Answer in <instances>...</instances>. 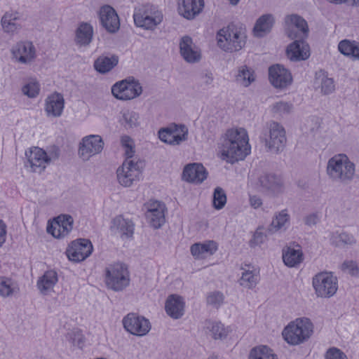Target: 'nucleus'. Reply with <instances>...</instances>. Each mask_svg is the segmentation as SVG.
<instances>
[{"instance_id":"f257e3e1","label":"nucleus","mask_w":359,"mask_h":359,"mask_svg":"<svg viewBox=\"0 0 359 359\" xmlns=\"http://www.w3.org/2000/svg\"><path fill=\"white\" fill-rule=\"evenodd\" d=\"M248 135L243 128H230L221 137L219 149L222 160L233 163L250 152Z\"/></svg>"},{"instance_id":"f03ea898","label":"nucleus","mask_w":359,"mask_h":359,"mask_svg":"<svg viewBox=\"0 0 359 359\" xmlns=\"http://www.w3.org/2000/svg\"><path fill=\"white\" fill-rule=\"evenodd\" d=\"M327 174L334 181L348 183L352 181L355 174V165L347 155L338 154L328 160Z\"/></svg>"},{"instance_id":"7ed1b4c3","label":"nucleus","mask_w":359,"mask_h":359,"mask_svg":"<svg viewBox=\"0 0 359 359\" xmlns=\"http://www.w3.org/2000/svg\"><path fill=\"white\" fill-rule=\"evenodd\" d=\"M313 324L306 317L297 318L283 329L282 335L290 345L297 346L307 341L313 333Z\"/></svg>"},{"instance_id":"20e7f679","label":"nucleus","mask_w":359,"mask_h":359,"mask_svg":"<svg viewBox=\"0 0 359 359\" xmlns=\"http://www.w3.org/2000/svg\"><path fill=\"white\" fill-rule=\"evenodd\" d=\"M217 46L224 51H238L245 45L246 34L241 27L229 25L217 32Z\"/></svg>"},{"instance_id":"39448f33","label":"nucleus","mask_w":359,"mask_h":359,"mask_svg":"<svg viewBox=\"0 0 359 359\" xmlns=\"http://www.w3.org/2000/svg\"><path fill=\"white\" fill-rule=\"evenodd\" d=\"M261 139L268 151L279 154L286 146L287 137L284 127L279 123L271 121L263 128Z\"/></svg>"},{"instance_id":"423d86ee","label":"nucleus","mask_w":359,"mask_h":359,"mask_svg":"<svg viewBox=\"0 0 359 359\" xmlns=\"http://www.w3.org/2000/svg\"><path fill=\"white\" fill-rule=\"evenodd\" d=\"M162 12L155 6L142 5L135 8L133 13L135 25L147 30H154L163 21Z\"/></svg>"},{"instance_id":"0eeeda50","label":"nucleus","mask_w":359,"mask_h":359,"mask_svg":"<svg viewBox=\"0 0 359 359\" xmlns=\"http://www.w3.org/2000/svg\"><path fill=\"white\" fill-rule=\"evenodd\" d=\"M104 274L107 286L114 291H121L129 285L130 273L128 267L122 263L109 265Z\"/></svg>"},{"instance_id":"6e6552de","label":"nucleus","mask_w":359,"mask_h":359,"mask_svg":"<svg viewBox=\"0 0 359 359\" xmlns=\"http://www.w3.org/2000/svg\"><path fill=\"white\" fill-rule=\"evenodd\" d=\"M316 294L318 297L330 298L335 294L338 289V280L331 272H320L312 280Z\"/></svg>"},{"instance_id":"1a4fd4ad","label":"nucleus","mask_w":359,"mask_h":359,"mask_svg":"<svg viewBox=\"0 0 359 359\" xmlns=\"http://www.w3.org/2000/svg\"><path fill=\"white\" fill-rule=\"evenodd\" d=\"M141 162L132 159H126L116 170V177L119 184L130 187L137 183L141 178Z\"/></svg>"},{"instance_id":"9d476101","label":"nucleus","mask_w":359,"mask_h":359,"mask_svg":"<svg viewBox=\"0 0 359 359\" xmlns=\"http://www.w3.org/2000/svg\"><path fill=\"white\" fill-rule=\"evenodd\" d=\"M142 92L140 83L128 78L116 82L111 87L112 95L118 100H128L138 97Z\"/></svg>"},{"instance_id":"9b49d317","label":"nucleus","mask_w":359,"mask_h":359,"mask_svg":"<svg viewBox=\"0 0 359 359\" xmlns=\"http://www.w3.org/2000/svg\"><path fill=\"white\" fill-rule=\"evenodd\" d=\"M124 329L133 335L142 337L151 330V324L148 319L135 313L127 314L122 320Z\"/></svg>"},{"instance_id":"f8f14e48","label":"nucleus","mask_w":359,"mask_h":359,"mask_svg":"<svg viewBox=\"0 0 359 359\" xmlns=\"http://www.w3.org/2000/svg\"><path fill=\"white\" fill-rule=\"evenodd\" d=\"M104 147L102 138L97 135H90L82 139L79 147V155L83 161L101 153Z\"/></svg>"},{"instance_id":"ddd939ff","label":"nucleus","mask_w":359,"mask_h":359,"mask_svg":"<svg viewBox=\"0 0 359 359\" xmlns=\"http://www.w3.org/2000/svg\"><path fill=\"white\" fill-rule=\"evenodd\" d=\"M257 185L261 191L271 195L278 196L284 192L285 185L282 177L273 173H264L258 178Z\"/></svg>"},{"instance_id":"4468645a","label":"nucleus","mask_w":359,"mask_h":359,"mask_svg":"<svg viewBox=\"0 0 359 359\" xmlns=\"http://www.w3.org/2000/svg\"><path fill=\"white\" fill-rule=\"evenodd\" d=\"M145 217L154 229H159L165 223V205L158 201L150 200L144 204Z\"/></svg>"},{"instance_id":"2eb2a0df","label":"nucleus","mask_w":359,"mask_h":359,"mask_svg":"<svg viewBox=\"0 0 359 359\" xmlns=\"http://www.w3.org/2000/svg\"><path fill=\"white\" fill-rule=\"evenodd\" d=\"M285 22L286 33L290 39H304L308 36L307 22L301 16L296 14L287 15L285 18Z\"/></svg>"},{"instance_id":"dca6fc26","label":"nucleus","mask_w":359,"mask_h":359,"mask_svg":"<svg viewBox=\"0 0 359 359\" xmlns=\"http://www.w3.org/2000/svg\"><path fill=\"white\" fill-rule=\"evenodd\" d=\"M93 249V245L89 240L80 238L72 242L66 250V255L70 261L79 262L88 257Z\"/></svg>"},{"instance_id":"f3484780","label":"nucleus","mask_w":359,"mask_h":359,"mask_svg":"<svg viewBox=\"0 0 359 359\" xmlns=\"http://www.w3.org/2000/svg\"><path fill=\"white\" fill-rule=\"evenodd\" d=\"M74 219L69 215H60L48 223L47 231L56 238L68 236L73 229Z\"/></svg>"},{"instance_id":"a211bd4d","label":"nucleus","mask_w":359,"mask_h":359,"mask_svg":"<svg viewBox=\"0 0 359 359\" xmlns=\"http://www.w3.org/2000/svg\"><path fill=\"white\" fill-rule=\"evenodd\" d=\"M25 155L27 158L25 166L30 168V170L34 172L41 173L50 161L46 152L39 147L31 149Z\"/></svg>"},{"instance_id":"6ab92c4d","label":"nucleus","mask_w":359,"mask_h":359,"mask_svg":"<svg viewBox=\"0 0 359 359\" xmlns=\"http://www.w3.org/2000/svg\"><path fill=\"white\" fill-rule=\"evenodd\" d=\"M188 130L184 125H174L158 132L159 139L168 144L176 145L187 139Z\"/></svg>"},{"instance_id":"aec40b11","label":"nucleus","mask_w":359,"mask_h":359,"mask_svg":"<svg viewBox=\"0 0 359 359\" xmlns=\"http://www.w3.org/2000/svg\"><path fill=\"white\" fill-rule=\"evenodd\" d=\"M180 53L182 58L188 63H196L201 59V50L196 46L193 39L189 36H184L180 39Z\"/></svg>"},{"instance_id":"412c9836","label":"nucleus","mask_w":359,"mask_h":359,"mask_svg":"<svg viewBox=\"0 0 359 359\" xmlns=\"http://www.w3.org/2000/svg\"><path fill=\"white\" fill-rule=\"evenodd\" d=\"M271 83L276 88H285L292 81L291 73L280 65H272L269 69Z\"/></svg>"},{"instance_id":"4be33fe9","label":"nucleus","mask_w":359,"mask_h":359,"mask_svg":"<svg viewBox=\"0 0 359 359\" xmlns=\"http://www.w3.org/2000/svg\"><path fill=\"white\" fill-rule=\"evenodd\" d=\"M99 18L101 25L108 32L115 33L119 29V18L111 6L104 5L100 8Z\"/></svg>"},{"instance_id":"5701e85b","label":"nucleus","mask_w":359,"mask_h":359,"mask_svg":"<svg viewBox=\"0 0 359 359\" xmlns=\"http://www.w3.org/2000/svg\"><path fill=\"white\" fill-rule=\"evenodd\" d=\"M208 177V172L201 163H191L187 165L183 170V180L188 182L201 184Z\"/></svg>"},{"instance_id":"b1692460","label":"nucleus","mask_w":359,"mask_h":359,"mask_svg":"<svg viewBox=\"0 0 359 359\" xmlns=\"http://www.w3.org/2000/svg\"><path fill=\"white\" fill-rule=\"evenodd\" d=\"M286 52L292 61L304 60L310 56L309 46L304 39H297L290 44Z\"/></svg>"},{"instance_id":"393cba45","label":"nucleus","mask_w":359,"mask_h":359,"mask_svg":"<svg viewBox=\"0 0 359 359\" xmlns=\"http://www.w3.org/2000/svg\"><path fill=\"white\" fill-rule=\"evenodd\" d=\"M184 306L185 302L181 296L170 294L165 301V310L170 318L179 319L184 313Z\"/></svg>"},{"instance_id":"a878e982","label":"nucleus","mask_w":359,"mask_h":359,"mask_svg":"<svg viewBox=\"0 0 359 359\" xmlns=\"http://www.w3.org/2000/svg\"><path fill=\"white\" fill-rule=\"evenodd\" d=\"M203 6V0H179L178 11L184 18L191 20L201 12Z\"/></svg>"},{"instance_id":"bb28decb","label":"nucleus","mask_w":359,"mask_h":359,"mask_svg":"<svg viewBox=\"0 0 359 359\" xmlns=\"http://www.w3.org/2000/svg\"><path fill=\"white\" fill-rule=\"evenodd\" d=\"M65 107L63 96L58 93H54L46 100L45 111L48 117H60Z\"/></svg>"},{"instance_id":"cd10ccee","label":"nucleus","mask_w":359,"mask_h":359,"mask_svg":"<svg viewBox=\"0 0 359 359\" xmlns=\"http://www.w3.org/2000/svg\"><path fill=\"white\" fill-rule=\"evenodd\" d=\"M94 29L90 23L80 22L75 30L74 41L80 47H86L90 45L93 39Z\"/></svg>"},{"instance_id":"c85d7f7f","label":"nucleus","mask_w":359,"mask_h":359,"mask_svg":"<svg viewBox=\"0 0 359 359\" xmlns=\"http://www.w3.org/2000/svg\"><path fill=\"white\" fill-rule=\"evenodd\" d=\"M13 54L18 62L27 63L35 57V48L31 42H20L13 47Z\"/></svg>"},{"instance_id":"c756f323","label":"nucleus","mask_w":359,"mask_h":359,"mask_svg":"<svg viewBox=\"0 0 359 359\" xmlns=\"http://www.w3.org/2000/svg\"><path fill=\"white\" fill-rule=\"evenodd\" d=\"M57 281V272L54 270H48L39 278L36 286L42 294L46 295L53 290Z\"/></svg>"},{"instance_id":"7c9ffc66","label":"nucleus","mask_w":359,"mask_h":359,"mask_svg":"<svg viewBox=\"0 0 359 359\" xmlns=\"http://www.w3.org/2000/svg\"><path fill=\"white\" fill-rule=\"evenodd\" d=\"M191 253L196 259H203L213 255L217 250V245L213 241L197 243L191 246Z\"/></svg>"},{"instance_id":"2f4dec72","label":"nucleus","mask_w":359,"mask_h":359,"mask_svg":"<svg viewBox=\"0 0 359 359\" xmlns=\"http://www.w3.org/2000/svg\"><path fill=\"white\" fill-rule=\"evenodd\" d=\"M20 19L18 13L7 12L1 18V25L4 31L9 34H14L19 32L22 26L18 22Z\"/></svg>"},{"instance_id":"473e14b6","label":"nucleus","mask_w":359,"mask_h":359,"mask_svg":"<svg viewBox=\"0 0 359 359\" xmlns=\"http://www.w3.org/2000/svg\"><path fill=\"white\" fill-rule=\"evenodd\" d=\"M315 85L320 88L323 95H330L335 90L334 81L332 78L328 76L324 71H319L316 74Z\"/></svg>"},{"instance_id":"72a5a7b5","label":"nucleus","mask_w":359,"mask_h":359,"mask_svg":"<svg viewBox=\"0 0 359 359\" xmlns=\"http://www.w3.org/2000/svg\"><path fill=\"white\" fill-rule=\"evenodd\" d=\"M118 62V58L116 55H100L94 62V67L101 74H105L111 71Z\"/></svg>"},{"instance_id":"f704fd0d","label":"nucleus","mask_w":359,"mask_h":359,"mask_svg":"<svg viewBox=\"0 0 359 359\" xmlns=\"http://www.w3.org/2000/svg\"><path fill=\"white\" fill-rule=\"evenodd\" d=\"M283 260L289 267H295L303 261V253L299 246L297 248L288 247L283 252Z\"/></svg>"},{"instance_id":"c9c22d12","label":"nucleus","mask_w":359,"mask_h":359,"mask_svg":"<svg viewBox=\"0 0 359 359\" xmlns=\"http://www.w3.org/2000/svg\"><path fill=\"white\" fill-rule=\"evenodd\" d=\"M274 22L273 16L271 14H265L259 17L254 27L253 31L256 36L262 37L270 32Z\"/></svg>"},{"instance_id":"e433bc0d","label":"nucleus","mask_w":359,"mask_h":359,"mask_svg":"<svg viewBox=\"0 0 359 359\" xmlns=\"http://www.w3.org/2000/svg\"><path fill=\"white\" fill-rule=\"evenodd\" d=\"M339 52L352 60H359V42L355 41L342 40L339 43Z\"/></svg>"},{"instance_id":"4c0bfd02","label":"nucleus","mask_w":359,"mask_h":359,"mask_svg":"<svg viewBox=\"0 0 359 359\" xmlns=\"http://www.w3.org/2000/svg\"><path fill=\"white\" fill-rule=\"evenodd\" d=\"M206 332L214 339H225L229 333L228 327H225L220 322L207 320L205 323Z\"/></svg>"},{"instance_id":"58836bf2","label":"nucleus","mask_w":359,"mask_h":359,"mask_svg":"<svg viewBox=\"0 0 359 359\" xmlns=\"http://www.w3.org/2000/svg\"><path fill=\"white\" fill-rule=\"evenodd\" d=\"M290 218L287 210H283L276 213L271 223L269 231L273 232L285 231L289 226Z\"/></svg>"},{"instance_id":"ea45409f","label":"nucleus","mask_w":359,"mask_h":359,"mask_svg":"<svg viewBox=\"0 0 359 359\" xmlns=\"http://www.w3.org/2000/svg\"><path fill=\"white\" fill-rule=\"evenodd\" d=\"M259 281V271L256 269L250 268L245 269L242 272V276L239 280V283L241 286L252 289L255 287Z\"/></svg>"},{"instance_id":"a19ab883","label":"nucleus","mask_w":359,"mask_h":359,"mask_svg":"<svg viewBox=\"0 0 359 359\" xmlns=\"http://www.w3.org/2000/svg\"><path fill=\"white\" fill-rule=\"evenodd\" d=\"M248 359H278V355L269 346L259 345L250 350Z\"/></svg>"},{"instance_id":"79ce46f5","label":"nucleus","mask_w":359,"mask_h":359,"mask_svg":"<svg viewBox=\"0 0 359 359\" xmlns=\"http://www.w3.org/2000/svg\"><path fill=\"white\" fill-rule=\"evenodd\" d=\"M113 224L121 235L130 237L133 234L134 224L131 220L119 215L114 219Z\"/></svg>"},{"instance_id":"37998d69","label":"nucleus","mask_w":359,"mask_h":359,"mask_svg":"<svg viewBox=\"0 0 359 359\" xmlns=\"http://www.w3.org/2000/svg\"><path fill=\"white\" fill-rule=\"evenodd\" d=\"M255 80L254 70L247 66H242L239 68L236 75V81L244 87L249 86Z\"/></svg>"},{"instance_id":"c03bdc74","label":"nucleus","mask_w":359,"mask_h":359,"mask_svg":"<svg viewBox=\"0 0 359 359\" xmlns=\"http://www.w3.org/2000/svg\"><path fill=\"white\" fill-rule=\"evenodd\" d=\"M18 290L15 283L8 278L0 277V295L6 297L12 295Z\"/></svg>"},{"instance_id":"a18cd8bd","label":"nucleus","mask_w":359,"mask_h":359,"mask_svg":"<svg viewBox=\"0 0 359 359\" xmlns=\"http://www.w3.org/2000/svg\"><path fill=\"white\" fill-rule=\"evenodd\" d=\"M139 115L137 113L127 110L123 113L121 124L126 128H132L138 126Z\"/></svg>"},{"instance_id":"49530a36","label":"nucleus","mask_w":359,"mask_h":359,"mask_svg":"<svg viewBox=\"0 0 359 359\" xmlns=\"http://www.w3.org/2000/svg\"><path fill=\"white\" fill-rule=\"evenodd\" d=\"M226 195L224 190L219 187L215 189L213 192L212 205L216 210L222 209L226 203Z\"/></svg>"},{"instance_id":"de8ad7c7","label":"nucleus","mask_w":359,"mask_h":359,"mask_svg":"<svg viewBox=\"0 0 359 359\" xmlns=\"http://www.w3.org/2000/svg\"><path fill=\"white\" fill-rule=\"evenodd\" d=\"M22 91L28 97L34 98L39 93L40 85L36 80L31 79L22 86Z\"/></svg>"},{"instance_id":"09e8293b","label":"nucleus","mask_w":359,"mask_h":359,"mask_svg":"<svg viewBox=\"0 0 359 359\" xmlns=\"http://www.w3.org/2000/svg\"><path fill=\"white\" fill-rule=\"evenodd\" d=\"M293 105L287 102H277L271 107L272 112L278 115H284L292 111Z\"/></svg>"},{"instance_id":"8fccbe9b","label":"nucleus","mask_w":359,"mask_h":359,"mask_svg":"<svg viewBox=\"0 0 359 359\" xmlns=\"http://www.w3.org/2000/svg\"><path fill=\"white\" fill-rule=\"evenodd\" d=\"M121 142L124 149L126 159H130L135 154L133 140L129 136L125 135L121 137Z\"/></svg>"},{"instance_id":"3c124183","label":"nucleus","mask_w":359,"mask_h":359,"mask_svg":"<svg viewBox=\"0 0 359 359\" xmlns=\"http://www.w3.org/2000/svg\"><path fill=\"white\" fill-rule=\"evenodd\" d=\"M266 240V234L264 231L263 227H259L255 231L253 238L250 240V246L254 247L260 245Z\"/></svg>"},{"instance_id":"603ef678","label":"nucleus","mask_w":359,"mask_h":359,"mask_svg":"<svg viewBox=\"0 0 359 359\" xmlns=\"http://www.w3.org/2000/svg\"><path fill=\"white\" fill-rule=\"evenodd\" d=\"M224 301L223 294L219 292L210 293L207 297V302L216 308L219 307Z\"/></svg>"},{"instance_id":"864d4df0","label":"nucleus","mask_w":359,"mask_h":359,"mask_svg":"<svg viewBox=\"0 0 359 359\" xmlns=\"http://www.w3.org/2000/svg\"><path fill=\"white\" fill-rule=\"evenodd\" d=\"M325 359H348L346 355L336 347L330 348L325 353Z\"/></svg>"},{"instance_id":"5fc2aeb1","label":"nucleus","mask_w":359,"mask_h":359,"mask_svg":"<svg viewBox=\"0 0 359 359\" xmlns=\"http://www.w3.org/2000/svg\"><path fill=\"white\" fill-rule=\"evenodd\" d=\"M342 270L347 271L351 276H357L359 272V269L356 262L353 261H345L342 264Z\"/></svg>"},{"instance_id":"6e6d98bb","label":"nucleus","mask_w":359,"mask_h":359,"mask_svg":"<svg viewBox=\"0 0 359 359\" xmlns=\"http://www.w3.org/2000/svg\"><path fill=\"white\" fill-rule=\"evenodd\" d=\"M339 241H336V245H339L340 244H348L352 245L355 243L354 237L347 233H341L337 235Z\"/></svg>"},{"instance_id":"4d7b16f0","label":"nucleus","mask_w":359,"mask_h":359,"mask_svg":"<svg viewBox=\"0 0 359 359\" xmlns=\"http://www.w3.org/2000/svg\"><path fill=\"white\" fill-rule=\"evenodd\" d=\"M72 335L73 337L71 336V339L73 344L79 347H81L84 342L81 332L78 329L74 330L72 331Z\"/></svg>"},{"instance_id":"13d9d810","label":"nucleus","mask_w":359,"mask_h":359,"mask_svg":"<svg viewBox=\"0 0 359 359\" xmlns=\"http://www.w3.org/2000/svg\"><path fill=\"white\" fill-rule=\"evenodd\" d=\"M249 203L252 208L257 209L263 205V201L259 196L250 195Z\"/></svg>"},{"instance_id":"bf43d9fd","label":"nucleus","mask_w":359,"mask_h":359,"mask_svg":"<svg viewBox=\"0 0 359 359\" xmlns=\"http://www.w3.org/2000/svg\"><path fill=\"white\" fill-rule=\"evenodd\" d=\"M7 226L4 222L0 219V247L6 242Z\"/></svg>"},{"instance_id":"052dcab7","label":"nucleus","mask_w":359,"mask_h":359,"mask_svg":"<svg viewBox=\"0 0 359 359\" xmlns=\"http://www.w3.org/2000/svg\"><path fill=\"white\" fill-rule=\"evenodd\" d=\"M213 79V75L211 72H205L201 75V83L206 86L210 85Z\"/></svg>"},{"instance_id":"680f3d73","label":"nucleus","mask_w":359,"mask_h":359,"mask_svg":"<svg viewBox=\"0 0 359 359\" xmlns=\"http://www.w3.org/2000/svg\"><path fill=\"white\" fill-rule=\"evenodd\" d=\"M319 221V217L317 214L313 213L311 215H309L305 218V223L306 224L309 226H313L317 224V222Z\"/></svg>"},{"instance_id":"e2e57ef3","label":"nucleus","mask_w":359,"mask_h":359,"mask_svg":"<svg viewBox=\"0 0 359 359\" xmlns=\"http://www.w3.org/2000/svg\"><path fill=\"white\" fill-rule=\"evenodd\" d=\"M352 5L354 6H359V0H351Z\"/></svg>"},{"instance_id":"0e129e2a","label":"nucleus","mask_w":359,"mask_h":359,"mask_svg":"<svg viewBox=\"0 0 359 359\" xmlns=\"http://www.w3.org/2000/svg\"><path fill=\"white\" fill-rule=\"evenodd\" d=\"M229 1L230 4L233 6L237 5L240 1V0H229Z\"/></svg>"},{"instance_id":"69168bd1","label":"nucleus","mask_w":359,"mask_h":359,"mask_svg":"<svg viewBox=\"0 0 359 359\" xmlns=\"http://www.w3.org/2000/svg\"><path fill=\"white\" fill-rule=\"evenodd\" d=\"M208 359H219L216 355H210Z\"/></svg>"}]
</instances>
